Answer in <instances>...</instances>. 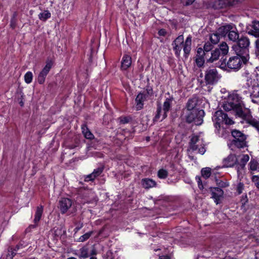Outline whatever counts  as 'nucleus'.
Returning a JSON list of instances; mask_svg holds the SVG:
<instances>
[{"label": "nucleus", "instance_id": "f257e3e1", "mask_svg": "<svg viewBox=\"0 0 259 259\" xmlns=\"http://www.w3.org/2000/svg\"><path fill=\"white\" fill-rule=\"evenodd\" d=\"M250 44V40L248 37L241 35L236 44L232 46V49L236 55L243 56V61L245 62H248L249 59Z\"/></svg>", "mask_w": 259, "mask_h": 259}, {"label": "nucleus", "instance_id": "f03ea898", "mask_svg": "<svg viewBox=\"0 0 259 259\" xmlns=\"http://www.w3.org/2000/svg\"><path fill=\"white\" fill-rule=\"evenodd\" d=\"M231 134L234 139L230 143V147L239 149L243 148L247 146L246 135L239 130H233L231 131Z\"/></svg>", "mask_w": 259, "mask_h": 259}, {"label": "nucleus", "instance_id": "7ed1b4c3", "mask_svg": "<svg viewBox=\"0 0 259 259\" xmlns=\"http://www.w3.org/2000/svg\"><path fill=\"white\" fill-rule=\"evenodd\" d=\"M247 62L243 61V56L237 55L230 57L227 63L225 61L224 63L222 62L220 67L222 69H225L227 67L230 69L236 71L241 68L242 64H246Z\"/></svg>", "mask_w": 259, "mask_h": 259}, {"label": "nucleus", "instance_id": "20e7f679", "mask_svg": "<svg viewBox=\"0 0 259 259\" xmlns=\"http://www.w3.org/2000/svg\"><path fill=\"white\" fill-rule=\"evenodd\" d=\"M229 47L225 42H222L218 48L215 49L210 53L211 56L208 58L209 62H213L221 57V61L224 62L226 58L224 57L228 53Z\"/></svg>", "mask_w": 259, "mask_h": 259}, {"label": "nucleus", "instance_id": "39448f33", "mask_svg": "<svg viewBox=\"0 0 259 259\" xmlns=\"http://www.w3.org/2000/svg\"><path fill=\"white\" fill-rule=\"evenodd\" d=\"M216 128L220 129L224 124L231 125L234 123L232 119L229 118L228 115L222 110L217 111L212 117Z\"/></svg>", "mask_w": 259, "mask_h": 259}, {"label": "nucleus", "instance_id": "423d86ee", "mask_svg": "<svg viewBox=\"0 0 259 259\" xmlns=\"http://www.w3.org/2000/svg\"><path fill=\"white\" fill-rule=\"evenodd\" d=\"M204 115V112L203 110L188 111L186 116V120L189 123L194 122L195 125H199L202 123Z\"/></svg>", "mask_w": 259, "mask_h": 259}, {"label": "nucleus", "instance_id": "0eeeda50", "mask_svg": "<svg viewBox=\"0 0 259 259\" xmlns=\"http://www.w3.org/2000/svg\"><path fill=\"white\" fill-rule=\"evenodd\" d=\"M189 149L193 151L198 150V152L202 155L204 154L206 151L203 139L197 135L192 136L189 142Z\"/></svg>", "mask_w": 259, "mask_h": 259}, {"label": "nucleus", "instance_id": "6e6552de", "mask_svg": "<svg viewBox=\"0 0 259 259\" xmlns=\"http://www.w3.org/2000/svg\"><path fill=\"white\" fill-rule=\"evenodd\" d=\"M221 75L215 68H208L205 71L204 80L206 84L214 85L221 79Z\"/></svg>", "mask_w": 259, "mask_h": 259}, {"label": "nucleus", "instance_id": "1a4fd4ad", "mask_svg": "<svg viewBox=\"0 0 259 259\" xmlns=\"http://www.w3.org/2000/svg\"><path fill=\"white\" fill-rule=\"evenodd\" d=\"M246 32L256 38H259V21L256 20L251 21L246 27Z\"/></svg>", "mask_w": 259, "mask_h": 259}, {"label": "nucleus", "instance_id": "9d476101", "mask_svg": "<svg viewBox=\"0 0 259 259\" xmlns=\"http://www.w3.org/2000/svg\"><path fill=\"white\" fill-rule=\"evenodd\" d=\"M184 44V36L183 35L178 36L172 42L173 50L175 51V55L179 57L182 50L181 45Z\"/></svg>", "mask_w": 259, "mask_h": 259}, {"label": "nucleus", "instance_id": "9b49d317", "mask_svg": "<svg viewBox=\"0 0 259 259\" xmlns=\"http://www.w3.org/2000/svg\"><path fill=\"white\" fill-rule=\"evenodd\" d=\"M52 66V63L51 61H48L47 62L46 66L44 67L38 76L37 80L39 84H42L45 82L46 77L49 73Z\"/></svg>", "mask_w": 259, "mask_h": 259}, {"label": "nucleus", "instance_id": "f8f14e48", "mask_svg": "<svg viewBox=\"0 0 259 259\" xmlns=\"http://www.w3.org/2000/svg\"><path fill=\"white\" fill-rule=\"evenodd\" d=\"M72 201L70 199L62 198L59 201V208L62 214H64L71 207Z\"/></svg>", "mask_w": 259, "mask_h": 259}, {"label": "nucleus", "instance_id": "ddd939ff", "mask_svg": "<svg viewBox=\"0 0 259 259\" xmlns=\"http://www.w3.org/2000/svg\"><path fill=\"white\" fill-rule=\"evenodd\" d=\"M210 189L211 192V197L214 199L216 204H219L220 198L223 196L224 191L222 189L218 187H210Z\"/></svg>", "mask_w": 259, "mask_h": 259}, {"label": "nucleus", "instance_id": "4468645a", "mask_svg": "<svg viewBox=\"0 0 259 259\" xmlns=\"http://www.w3.org/2000/svg\"><path fill=\"white\" fill-rule=\"evenodd\" d=\"M237 159L234 154H230L223 160V166L226 167H233L237 164Z\"/></svg>", "mask_w": 259, "mask_h": 259}, {"label": "nucleus", "instance_id": "2eb2a0df", "mask_svg": "<svg viewBox=\"0 0 259 259\" xmlns=\"http://www.w3.org/2000/svg\"><path fill=\"white\" fill-rule=\"evenodd\" d=\"M233 25V24L230 23L220 27L217 30L218 34H219L221 37H226L230 30L232 29Z\"/></svg>", "mask_w": 259, "mask_h": 259}, {"label": "nucleus", "instance_id": "dca6fc26", "mask_svg": "<svg viewBox=\"0 0 259 259\" xmlns=\"http://www.w3.org/2000/svg\"><path fill=\"white\" fill-rule=\"evenodd\" d=\"M227 37L229 40L233 42H236L240 38L239 32L235 25L233 24L232 29L230 30L227 35Z\"/></svg>", "mask_w": 259, "mask_h": 259}, {"label": "nucleus", "instance_id": "f3484780", "mask_svg": "<svg viewBox=\"0 0 259 259\" xmlns=\"http://www.w3.org/2000/svg\"><path fill=\"white\" fill-rule=\"evenodd\" d=\"M173 100V97H170L169 98H166V100H165L163 103V114L162 118H161V120H163L167 117V113L169 111L171 108V105Z\"/></svg>", "mask_w": 259, "mask_h": 259}, {"label": "nucleus", "instance_id": "a211bd4d", "mask_svg": "<svg viewBox=\"0 0 259 259\" xmlns=\"http://www.w3.org/2000/svg\"><path fill=\"white\" fill-rule=\"evenodd\" d=\"M249 156L247 154L243 155L240 162H237L236 167L238 173H241V170L245 168L246 163L249 161Z\"/></svg>", "mask_w": 259, "mask_h": 259}, {"label": "nucleus", "instance_id": "6ab92c4d", "mask_svg": "<svg viewBox=\"0 0 259 259\" xmlns=\"http://www.w3.org/2000/svg\"><path fill=\"white\" fill-rule=\"evenodd\" d=\"M192 37L188 36L183 45V51L184 52V57L187 58L191 50Z\"/></svg>", "mask_w": 259, "mask_h": 259}, {"label": "nucleus", "instance_id": "aec40b11", "mask_svg": "<svg viewBox=\"0 0 259 259\" xmlns=\"http://www.w3.org/2000/svg\"><path fill=\"white\" fill-rule=\"evenodd\" d=\"M43 210H44V207H43L42 205H39L36 207V211H35V215H34V219L33 220L35 225H31L30 226L31 227L34 228L37 226V224L38 223V222H39V221L41 219V215H42V214L43 212Z\"/></svg>", "mask_w": 259, "mask_h": 259}, {"label": "nucleus", "instance_id": "412c9836", "mask_svg": "<svg viewBox=\"0 0 259 259\" xmlns=\"http://www.w3.org/2000/svg\"><path fill=\"white\" fill-rule=\"evenodd\" d=\"M147 98L146 95L144 93H140L136 97L135 101L136 103V107L137 110H141L143 108L144 102Z\"/></svg>", "mask_w": 259, "mask_h": 259}, {"label": "nucleus", "instance_id": "4be33fe9", "mask_svg": "<svg viewBox=\"0 0 259 259\" xmlns=\"http://www.w3.org/2000/svg\"><path fill=\"white\" fill-rule=\"evenodd\" d=\"M132 64V58L130 55H124L121 61V69L126 70L129 68Z\"/></svg>", "mask_w": 259, "mask_h": 259}, {"label": "nucleus", "instance_id": "5701e85b", "mask_svg": "<svg viewBox=\"0 0 259 259\" xmlns=\"http://www.w3.org/2000/svg\"><path fill=\"white\" fill-rule=\"evenodd\" d=\"M248 165L249 166V170L252 174H255V172L259 171V163L256 160L252 158Z\"/></svg>", "mask_w": 259, "mask_h": 259}, {"label": "nucleus", "instance_id": "b1692460", "mask_svg": "<svg viewBox=\"0 0 259 259\" xmlns=\"http://www.w3.org/2000/svg\"><path fill=\"white\" fill-rule=\"evenodd\" d=\"M141 183L143 187L147 189L155 187L156 185L155 181L148 178L142 179Z\"/></svg>", "mask_w": 259, "mask_h": 259}, {"label": "nucleus", "instance_id": "393cba45", "mask_svg": "<svg viewBox=\"0 0 259 259\" xmlns=\"http://www.w3.org/2000/svg\"><path fill=\"white\" fill-rule=\"evenodd\" d=\"M213 7L215 9H220L228 7V0H215Z\"/></svg>", "mask_w": 259, "mask_h": 259}, {"label": "nucleus", "instance_id": "a878e982", "mask_svg": "<svg viewBox=\"0 0 259 259\" xmlns=\"http://www.w3.org/2000/svg\"><path fill=\"white\" fill-rule=\"evenodd\" d=\"M198 100L196 98H193L188 100L186 104V108L188 111L198 110L196 109V106L197 104Z\"/></svg>", "mask_w": 259, "mask_h": 259}, {"label": "nucleus", "instance_id": "bb28decb", "mask_svg": "<svg viewBox=\"0 0 259 259\" xmlns=\"http://www.w3.org/2000/svg\"><path fill=\"white\" fill-rule=\"evenodd\" d=\"M246 78V85L249 87L250 86H254L257 84V82L254 78H253L252 75L249 74L248 72H245L243 75Z\"/></svg>", "mask_w": 259, "mask_h": 259}, {"label": "nucleus", "instance_id": "cd10ccee", "mask_svg": "<svg viewBox=\"0 0 259 259\" xmlns=\"http://www.w3.org/2000/svg\"><path fill=\"white\" fill-rule=\"evenodd\" d=\"M78 257L80 258H86L89 256V249L87 246H84L81 247L77 254Z\"/></svg>", "mask_w": 259, "mask_h": 259}, {"label": "nucleus", "instance_id": "c85d7f7f", "mask_svg": "<svg viewBox=\"0 0 259 259\" xmlns=\"http://www.w3.org/2000/svg\"><path fill=\"white\" fill-rule=\"evenodd\" d=\"M82 132L86 139L92 140L94 139V136L88 128L87 125L83 124L81 126Z\"/></svg>", "mask_w": 259, "mask_h": 259}, {"label": "nucleus", "instance_id": "c756f323", "mask_svg": "<svg viewBox=\"0 0 259 259\" xmlns=\"http://www.w3.org/2000/svg\"><path fill=\"white\" fill-rule=\"evenodd\" d=\"M196 57L200 58H203L206 60L207 62H208V58L209 55L207 54V53L203 50V49L201 48H199L197 50V55Z\"/></svg>", "mask_w": 259, "mask_h": 259}, {"label": "nucleus", "instance_id": "7c9ffc66", "mask_svg": "<svg viewBox=\"0 0 259 259\" xmlns=\"http://www.w3.org/2000/svg\"><path fill=\"white\" fill-rule=\"evenodd\" d=\"M162 108L160 104L157 105L156 112L155 113V115L153 119V121L154 122H157L158 121H162L161 118H160L161 116H162L163 113H162Z\"/></svg>", "mask_w": 259, "mask_h": 259}, {"label": "nucleus", "instance_id": "2f4dec72", "mask_svg": "<svg viewBox=\"0 0 259 259\" xmlns=\"http://www.w3.org/2000/svg\"><path fill=\"white\" fill-rule=\"evenodd\" d=\"M120 124H125L132 121V117L131 116H121L118 118Z\"/></svg>", "mask_w": 259, "mask_h": 259}, {"label": "nucleus", "instance_id": "473e14b6", "mask_svg": "<svg viewBox=\"0 0 259 259\" xmlns=\"http://www.w3.org/2000/svg\"><path fill=\"white\" fill-rule=\"evenodd\" d=\"M250 97L251 98L259 97V85L258 83L252 87V90L250 91Z\"/></svg>", "mask_w": 259, "mask_h": 259}, {"label": "nucleus", "instance_id": "72a5a7b5", "mask_svg": "<svg viewBox=\"0 0 259 259\" xmlns=\"http://www.w3.org/2000/svg\"><path fill=\"white\" fill-rule=\"evenodd\" d=\"M220 36L219 34H218L217 31L215 33L210 34L209 39L211 43L214 45L218 44L220 40Z\"/></svg>", "mask_w": 259, "mask_h": 259}, {"label": "nucleus", "instance_id": "f704fd0d", "mask_svg": "<svg viewBox=\"0 0 259 259\" xmlns=\"http://www.w3.org/2000/svg\"><path fill=\"white\" fill-rule=\"evenodd\" d=\"M51 16V14L49 11H45L42 13L38 15L39 19L43 21H46L48 19L50 18Z\"/></svg>", "mask_w": 259, "mask_h": 259}, {"label": "nucleus", "instance_id": "c9c22d12", "mask_svg": "<svg viewBox=\"0 0 259 259\" xmlns=\"http://www.w3.org/2000/svg\"><path fill=\"white\" fill-rule=\"evenodd\" d=\"M210 174L211 168L209 167L203 168L201 170V175L205 179L209 178L210 176Z\"/></svg>", "mask_w": 259, "mask_h": 259}, {"label": "nucleus", "instance_id": "e433bc0d", "mask_svg": "<svg viewBox=\"0 0 259 259\" xmlns=\"http://www.w3.org/2000/svg\"><path fill=\"white\" fill-rule=\"evenodd\" d=\"M157 176L160 179H165L168 176V172L164 169H160L158 171Z\"/></svg>", "mask_w": 259, "mask_h": 259}, {"label": "nucleus", "instance_id": "4c0bfd02", "mask_svg": "<svg viewBox=\"0 0 259 259\" xmlns=\"http://www.w3.org/2000/svg\"><path fill=\"white\" fill-rule=\"evenodd\" d=\"M33 78V75L31 72L28 71L24 75V80L27 83L31 82Z\"/></svg>", "mask_w": 259, "mask_h": 259}, {"label": "nucleus", "instance_id": "58836bf2", "mask_svg": "<svg viewBox=\"0 0 259 259\" xmlns=\"http://www.w3.org/2000/svg\"><path fill=\"white\" fill-rule=\"evenodd\" d=\"M228 7H235L241 4L243 0H228Z\"/></svg>", "mask_w": 259, "mask_h": 259}, {"label": "nucleus", "instance_id": "ea45409f", "mask_svg": "<svg viewBox=\"0 0 259 259\" xmlns=\"http://www.w3.org/2000/svg\"><path fill=\"white\" fill-rule=\"evenodd\" d=\"M213 46L211 43L207 42L205 44L203 50L209 55V52L212 49Z\"/></svg>", "mask_w": 259, "mask_h": 259}, {"label": "nucleus", "instance_id": "a19ab883", "mask_svg": "<svg viewBox=\"0 0 259 259\" xmlns=\"http://www.w3.org/2000/svg\"><path fill=\"white\" fill-rule=\"evenodd\" d=\"M104 167V166H101L98 167L96 169H95L93 172L94 175L96 177V178L99 176L103 171Z\"/></svg>", "mask_w": 259, "mask_h": 259}, {"label": "nucleus", "instance_id": "79ce46f5", "mask_svg": "<svg viewBox=\"0 0 259 259\" xmlns=\"http://www.w3.org/2000/svg\"><path fill=\"white\" fill-rule=\"evenodd\" d=\"M92 234V232H88L84 235L81 236L79 238V241L80 242H84L87 239H88L91 236Z\"/></svg>", "mask_w": 259, "mask_h": 259}, {"label": "nucleus", "instance_id": "37998d69", "mask_svg": "<svg viewBox=\"0 0 259 259\" xmlns=\"http://www.w3.org/2000/svg\"><path fill=\"white\" fill-rule=\"evenodd\" d=\"M206 60L203 59V58H200L196 57L195 62L197 64V65L200 67H202Z\"/></svg>", "mask_w": 259, "mask_h": 259}, {"label": "nucleus", "instance_id": "c03bdc74", "mask_svg": "<svg viewBox=\"0 0 259 259\" xmlns=\"http://www.w3.org/2000/svg\"><path fill=\"white\" fill-rule=\"evenodd\" d=\"M95 178H96V177L92 172V174L86 176V177L84 179V181L85 182H89L90 181H92L94 180Z\"/></svg>", "mask_w": 259, "mask_h": 259}, {"label": "nucleus", "instance_id": "a18cd8bd", "mask_svg": "<svg viewBox=\"0 0 259 259\" xmlns=\"http://www.w3.org/2000/svg\"><path fill=\"white\" fill-rule=\"evenodd\" d=\"M195 0H181V4L185 6L192 5Z\"/></svg>", "mask_w": 259, "mask_h": 259}, {"label": "nucleus", "instance_id": "49530a36", "mask_svg": "<svg viewBox=\"0 0 259 259\" xmlns=\"http://www.w3.org/2000/svg\"><path fill=\"white\" fill-rule=\"evenodd\" d=\"M252 181L254 183L256 187L259 189V177L257 176H252Z\"/></svg>", "mask_w": 259, "mask_h": 259}, {"label": "nucleus", "instance_id": "de8ad7c7", "mask_svg": "<svg viewBox=\"0 0 259 259\" xmlns=\"http://www.w3.org/2000/svg\"><path fill=\"white\" fill-rule=\"evenodd\" d=\"M146 96H151L153 95V89L152 87L150 86H147L146 89Z\"/></svg>", "mask_w": 259, "mask_h": 259}, {"label": "nucleus", "instance_id": "09e8293b", "mask_svg": "<svg viewBox=\"0 0 259 259\" xmlns=\"http://www.w3.org/2000/svg\"><path fill=\"white\" fill-rule=\"evenodd\" d=\"M196 180L197 182V183H198V187L200 189H203V186L202 185V181L201 180V178L200 177H196Z\"/></svg>", "mask_w": 259, "mask_h": 259}, {"label": "nucleus", "instance_id": "8fccbe9b", "mask_svg": "<svg viewBox=\"0 0 259 259\" xmlns=\"http://www.w3.org/2000/svg\"><path fill=\"white\" fill-rule=\"evenodd\" d=\"M84 195L85 197H88L89 195H91L93 197L94 196V193L91 190H87L85 191Z\"/></svg>", "mask_w": 259, "mask_h": 259}, {"label": "nucleus", "instance_id": "3c124183", "mask_svg": "<svg viewBox=\"0 0 259 259\" xmlns=\"http://www.w3.org/2000/svg\"><path fill=\"white\" fill-rule=\"evenodd\" d=\"M166 33H167V32H166V30L164 29H160L158 32V35L160 36H165Z\"/></svg>", "mask_w": 259, "mask_h": 259}, {"label": "nucleus", "instance_id": "603ef678", "mask_svg": "<svg viewBox=\"0 0 259 259\" xmlns=\"http://www.w3.org/2000/svg\"><path fill=\"white\" fill-rule=\"evenodd\" d=\"M217 184L220 187H226L228 186V184L227 183L224 182L222 181H220L219 182H218Z\"/></svg>", "mask_w": 259, "mask_h": 259}, {"label": "nucleus", "instance_id": "864d4df0", "mask_svg": "<svg viewBox=\"0 0 259 259\" xmlns=\"http://www.w3.org/2000/svg\"><path fill=\"white\" fill-rule=\"evenodd\" d=\"M243 184L240 183L237 186V191L239 193V194H240L242 193V191L243 188Z\"/></svg>", "mask_w": 259, "mask_h": 259}, {"label": "nucleus", "instance_id": "5fc2aeb1", "mask_svg": "<svg viewBox=\"0 0 259 259\" xmlns=\"http://www.w3.org/2000/svg\"><path fill=\"white\" fill-rule=\"evenodd\" d=\"M97 252L96 249H95V248L94 247H93L91 250V252L90 253V255H95L97 254Z\"/></svg>", "mask_w": 259, "mask_h": 259}, {"label": "nucleus", "instance_id": "6e6d98bb", "mask_svg": "<svg viewBox=\"0 0 259 259\" xmlns=\"http://www.w3.org/2000/svg\"><path fill=\"white\" fill-rule=\"evenodd\" d=\"M13 255L11 254L10 250L8 251V254L6 255V259H13Z\"/></svg>", "mask_w": 259, "mask_h": 259}, {"label": "nucleus", "instance_id": "4d7b16f0", "mask_svg": "<svg viewBox=\"0 0 259 259\" xmlns=\"http://www.w3.org/2000/svg\"><path fill=\"white\" fill-rule=\"evenodd\" d=\"M255 46L256 49L259 51V37L255 41Z\"/></svg>", "mask_w": 259, "mask_h": 259}, {"label": "nucleus", "instance_id": "13d9d810", "mask_svg": "<svg viewBox=\"0 0 259 259\" xmlns=\"http://www.w3.org/2000/svg\"><path fill=\"white\" fill-rule=\"evenodd\" d=\"M159 259H170V257L168 255L159 256Z\"/></svg>", "mask_w": 259, "mask_h": 259}, {"label": "nucleus", "instance_id": "bf43d9fd", "mask_svg": "<svg viewBox=\"0 0 259 259\" xmlns=\"http://www.w3.org/2000/svg\"><path fill=\"white\" fill-rule=\"evenodd\" d=\"M21 246H22V245H19V244L17 245L16 246L15 248L14 249V251H17V250H18L20 248V247H21Z\"/></svg>", "mask_w": 259, "mask_h": 259}, {"label": "nucleus", "instance_id": "052dcab7", "mask_svg": "<svg viewBox=\"0 0 259 259\" xmlns=\"http://www.w3.org/2000/svg\"><path fill=\"white\" fill-rule=\"evenodd\" d=\"M16 251H14V250H13L10 251V252L11 253V254L13 255V257H14L16 254Z\"/></svg>", "mask_w": 259, "mask_h": 259}, {"label": "nucleus", "instance_id": "680f3d73", "mask_svg": "<svg viewBox=\"0 0 259 259\" xmlns=\"http://www.w3.org/2000/svg\"><path fill=\"white\" fill-rule=\"evenodd\" d=\"M255 98H251V99H252L251 100L253 103H257V101L255 100Z\"/></svg>", "mask_w": 259, "mask_h": 259}, {"label": "nucleus", "instance_id": "e2e57ef3", "mask_svg": "<svg viewBox=\"0 0 259 259\" xmlns=\"http://www.w3.org/2000/svg\"><path fill=\"white\" fill-rule=\"evenodd\" d=\"M90 259H97V257H94V256H92L90 257Z\"/></svg>", "mask_w": 259, "mask_h": 259}, {"label": "nucleus", "instance_id": "0e129e2a", "mask_svg": "<svg viewBox=\"0 0 259 259\" xmlns=\"http://www.w3.org/2000/svg\"><path fill=\"white\" fill-rule=\"evenodd\" d=\"M67 259H76V258L75 257H71L68 258Z\"/></svg>", "mask_w": 259, "mask_h": 259}, {"label": "nucleus", "instance_id": "69168bd1", "mask_svg": "<svg viewBox=\"0 0 259 259\" xmlns=\"http://www.w3.org/2000/svg\"><path fill=\"white\" fill-rule=\"evenodd\" d=\"M20 105H21V106H23V102H22V101H21V102H20Z\"/></svg>", "mask_w": 259, "mask_h": 259}, {"label": "nucleus", "instance_id": "338daca9", "mask_svg": "<svg viewBox=\"0 0 259 259\" xmlns=\"http://www.w3.org/2000/svg\"><path fill=\"white\" fill-rule=\"evenodd\" d=\"M81 227H82V225L81 226V227H77V228H76V229H76L77 230H79V229H80V228Z\"/></svg>", "mask_w": 259, "mask_h": 259}, {"label": "nucleus", "instance_id": "774afa93", "mask_svg": "<svg viewBox=\"0 0 259 259\" xmlns=\"http://www.w3.org/2000/svg\"><path fill=\"white\" fill-rule=\"evenodd\" d=\"M256 68L258 69V70H259V66L257 67Z\"/></svg>", "mask_w": 259, "mask_h": 259}]
</instances>
